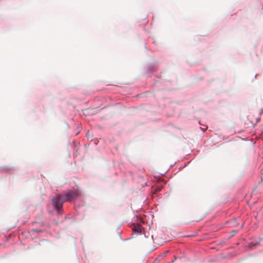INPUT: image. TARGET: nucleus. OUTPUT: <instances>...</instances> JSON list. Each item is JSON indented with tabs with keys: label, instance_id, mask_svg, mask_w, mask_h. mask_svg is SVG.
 Listing matches in <instances>:
<instances>
[{
	"label": "nucleus",
	"instance_id": "1",
	"mask_svg": "<svg viewBox=\"0 0 263 263\" xmlns=\"http://www.w3.org/2000/svg\"><path fill=\"white\" fill-rule=\"evenodd\" d=\"M77 196V194L72 191L62 193L52 199V204L57 212L60 213L61 212L63 203L65 201H72L75 200Z\"/></svg>",
	"mask_w": 263,
	"mask_h": 263
},
{
	"label": "nucleus",
	"instance_id": "2",
	"mask_svg": "<svg viewBox=\"0 0 263 263\" xmlns=\"http://www.w3.org/2000/svg\"><path fill=\"white\" fill-rule=\"evenodd\" d=\"M143 228L140 225L135 226L133 229V231L134 233H141Z\"/></svg>",
	"mask_w": 263,
	"mask_h": 263
},
{
	"label": "nucleus",
	"instance_id": "3",
	"mask_svg": "<svg viewBox=\"0 0 263 263\" xmlns=\"http://www.w3.org/2000/svg\"><path fill=\"white\" fill-rule=\"evenodd\" d=\"M261 136H262V137H263V132H262V133H261Z\"/></svg>",
	"mask_w": 263,
	"mask_h": 263
},
{
	"label": "nucleus",
	"instance_id": "4",
	"mask_svg": "<svg viewBox=\"0 0 263 263\" xmlns=\"http://www.w3.org/2000/svg\"><path fill=\"white\" fill-rule=\"evenodd\" d=\"M136 218H138V216H137V215H136Z\"/></svg>",
	"mask_w": 263,
	"mask_h": 263
},
{
	"label": "nucleus",
	"instance_id": "5",
	"mask_svg": "<svg viewBox=\"0 0 263 263\" xmlns=\"http://www.w3.org/2000/svg\"><path fill=\"white\" fill-rule=\"evenodd\" d=\"M252 245H253L252 243H250V247H251V246H252Z\"/></svg>",
	"mask_w": 263,
	"mask_h": 263
}]
</instances>
